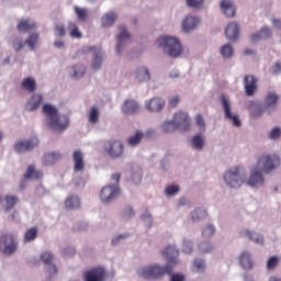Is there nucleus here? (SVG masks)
<instances>
[{
    "instance_id": "nucleus-1",
    "label": "nucleus",
    "mask_w": 281,
    "mask_h": 281,
    "mask_svg": "<svg viewBox=\"0 0 281 281\" xmlns=\"http://www.w3.org/2000/svg\"><path fill=\"white\" fill-rule=\"evenodd\" d=\"M164 258L167 260V265L165 267L155 265L143 268L140 271L142 278L145 280H158L159 278H164V276H171L175 267L179 263V250L175 246H167L162 251Z\"/></svg>"
},
{
    "instance_id": "nucleus-2",
    "label": "nucleus",
    "mask_w": 281,
    "mask_h": 281,
    "mask_svg": "<svg viewBox=\"0 0 281 281\" xmlns=\"http://www.w3.org/2000/svg\"><path fill=\"white\" fill-rule=\"evenodd\" d=\"M280 156L276 154H263L258 160L257 165L251 169L250 177L247 181L250 188H260V186L265 184V175H269L276 170V168H280Z\"/></svg>"
},
{
    "instance_id": "nucleus-3",
    "label": "nucleus",
    "mask_w": 281,
    "mask_h": 281,
    "mask_svg": "<svg viewBox=\"0 0 281 281\" xmlns=\"http://www.w3.org/2000/svg\"><path fill=\"white\" fill-rule=\"evenodd\" d=\"M43 113L46 115L48 120V126L53 128V131L63 133V131L69 126V117L66 115H58V109L53 105L44 104Z\"/></svg>"
},
{
    "instance_id": "nucleus-4",
    "label": "nucleus",
    "mask_w": 281,
    "mask_h": 281,
    "mask_svg": "<svg viewBox=\"0 0 281 281\" xmlns=\"http://www.w3.org/2000/svg\"><path fill=\"white\" fill-rule=\"evenodd\" d=\"M162 130L165 133H175V131L186 133V131L190 130V117L188 116V113L177 112L172 121L164 123Z\"/></svg>"
},
{
    "instance_id": "nucleus-5",
    "label": "nucleus",
    "mask_w": 281,
    "mask_h": 281,
    "mask_svg": "<svg viewBox=\"0 0 281 281\" xmlns=\"http://www.w3.org/2000/svg\"><path fill=\"white\" fill-rule=\"evenodd\" d=\"M157 45L158 47H164L165 52L171 58H178V56L183 54V47L177 37L161 36L157 40Z\"/></svg>"
},
{
    "instance_id": "nucleus-6",
    "label": "nucleus",
    "mask_w": 281,
    "mask_h": 281,
    "mask_svg": "<svg viewBox=\"0 0 281 281\" xmlns=\"http://www.w3.org/2000/svg\"><path fill=\"white\" fill-rule=\"evenodd\" d=\"M16 247H19V243L13 234L8 233L0 237V249L5 256H12L16 251Z\"/></svg>"
},
{
    "instance_id": "nucleus-7",
    "label": "nucleus",
    "mask_w": 281,
    "mask_h": 281,
    "mask_svg": "<svg viewBox=\"0 0 281 281\" xmlns=\"http://www.w3.org/2000/svg\"><path fill=\"white\" fill-rule=\"evenodd\" d=\"M224 181L229 188H240L243 186V176L240 175V167H235L224 175Z\"/></svg>"
},
{
    "instance_id": "nucleus-8",
    "label": "nucleus",
    "mask_w": 281,
    "mask_h": 281,
    "mask_svg": "<svg viewBox=\"0 0 281 281\" xmlns=\"http://www.w3.org/2000/svg\"><path fill=\"white\" fill-rule=\"evenodd\" d=\"M120 196V187L106 186L101 190L100 199L103 203H111L114 199Z\"/></svg>"
},
{
    "instance_id": "nucleus-9",
    "label": "nucleus",
    "mask_w": 281,
    "mask_h": 281,
    "mask_svg": "<svg viewBox=\"0 0 281 281\" xmlns=\"http://www.w3.org/2000/svg\"><path fill=\"white\" fill-rule=\"evenodd\" d=\"M106 270L102 267L92 268L85 272V281H104Z\"/></svg>"
},
{
    "instance_id": "nucleus-10",
    "label": "nucleus",
    "mask_w": 281,
    "mask_h": 281,
    "mask_svg": "<svg viewBox=\"0 0 281 281\" xmlns=\"http://www.w3.org/2000/svg\"><path fill=\"white\" fill-rule=\"evenodd\" d=\"M105 153H108L112 159H117V157H122L124 154V145H122L120 140H112L105 147Z\"/></svg>"
},
{
    "instance_id": "nucleus-11",
    "label": "nucleus",
    "mask_w": 281,
    "mask_h": 281,
    "mask_svg": "<svg viewBox=\"0 0 281 281\" xmlns=\"http://www.w3.org/2000/svg\"><path fill=\"white\" fill-rule=\"evenodd\" d=\"M36 43H38V33H33L24 43L23 41L15 40L13 42V48L15 49V52H21V49H23V47L27 45L30 49H35Z\"/></svg>"
},
{
    "instance_id": "nucleus-12",
    "label": "nucleus",
    "mask_w": 281,
    "mask_h": 281,
    "mask_svg": "<svg viewBox=\"0 0 281 281\" xmlns=\"http://www.w3.org/2000/svg\"><path fill=\"white\" fill-rule=\"evenodd\" d=\"M38 146V138L33 137L26 142H19L14 145L15 153H29Z\"/></svg>"
},
{
    "instance_id": "nucleus-13",
    "label": "nucleus",
    "mask_w": 281,
    "mask_h": 281,
    "mask_svg": "<svg viewBox=\"0 0 281 281\" xmlns=\"http://www.w3.org/2000/svg\"><path fill=\"white\" fill-rule=\"evenodd\" d=\"M244 87L246 95H254L258 91V79L251 75H247L244 78Z\"/></svg>"
},
{
    "instance_id": "nucleus-14",
    "label": "nucleus",
    "mask_w": 281,
    "mask_h": 281,
    "mask_svg": "<svg viewBox=\"0 0 281 281\" xmlns=\"http://www.w3.org/2000/svg\"><path fill=\"white\" fill-rule=\"evenodd\" d=\"M120 34L117 35L116 53L122 54V47L131 41V33L126 30V26L122 25L119 27Z\"/></svg>"
},
{
    "instance_id": "nucleus-15",
    "label": "nucleus",
    "mask_w": 281,
    "mask_h": 281,
    "mask_svg": "<svg viewBox=\"0 0 281 281\" xmlns=\"http://www.w3.org/2000/svg\"><path fill=\"white\" fill-rule=\"evenodd\" d=\"M222 104L224 106V113L227 120L233 122L234 126H240V119H238V115L232 113V108L229 106V99L222 97Z\"/></svg>"
},
{
    "instance_id": "nucleus-16",
    "label": "nucleus",
    "mask_w": 281,
    "mask_h": 281,
    "mask_svg": "<svg viewBox=\"0 0 281 281\" xmlns=\"http://www.w3.org/2000/svg\"><path fill=\"white\" fill-rule=\"evenodd\" d=\"M75 172H82L85 170V155L81 150H76L72 154Z\"/></svg>"
},
{
    "instance_id": "nucleus-17",
    "label": "nucleus",
    "mask_w": 281,
    "mask_h": 281,
    "mask_svg": "<svg viewBox=\"0 0 281 281\" xmlns=\"http://www.w3.org/2000/svg\"><path fill=\"white\" fill-rule=\"evenodd\" d=\"M239 32H240V26H238L237 23L232 22L226 26V30H225L226 38H228V41L235 42L238 40Z\"/></svg>"
},
{
    "instance_id": "nucleus-18",
    "label": "nucleus",
    "mask_w": 281,
    "mask_h": 281,
    "mask_svg": "<svg viewBox=\"0 0 281 281\" xmlns=\"http://www.w3.org/2000/svg\"><path fill=\"white\" fill-rule=\"evenodd\" d=\"M43 104V94H33L25 104L26 111H36Z\"/></svg>"
},
{
    "instance_id": "nucleus-19",
    "label": "nucleus",
    "mask_w": 281,
    "mask_h": 281,
    "mask_svg": "<svg viewBox=\"0 0 281 281\" xmlns=\"http://www.w3.org/2000/svg\"><path fill=\"white\" fill-rule=\"evenodd\" d=\"M164 106H166V102H164V100H161L160 98H153L146 103V109L148 111H151V113H157L161 111Z\"/></svg>"
},
{
    "instance_id": "nucleus-20",
    "label": "nucleus",
    "mask_w": 281,
    "mask_h": 281,
    "mask_svg": "<svg viewBox=\"0 0 281 281\" xmlns=\"http://www.w3.org/2000/svg\"><path fill=\"white\" fill-rule=\"evenodd\" d=\"M18 32L25 34L27 32H32V30H36V22L26 19V20H22L18 23L16 26Z\"/></svg>"
},
{
    "instance_id": "nucleus-21",
    "label": "nucleus",
    "mask_w": 281,
    "mask_h": 281,
    "mask_svg": "<svg viewBox=\"0 0 281 281\" xmlns=\"http://www.w3.org/2000/svg\"><path fill=\"white\" fill-rule=\"evenodd\" d=\"M222 12L228 18L236 16V7L232 0H222L221 2Z\"/></svg>"
},
{
    "instance_id": "nucleus-22",
    "label": "nucleus",
    "mask_w": 281,
    "mask_h": 281,
    "mask_svg": "<svg viewBox=\"0 0 281 281\" xmlns=\"http://www.w3.org/2000/svg\"><path fill=\"white\" fill-rule=\"evenodd\" d=\"M139 111V104L133 100H126L122 106V112L125 115H133V113H137Z\"/></svg>"
},
{
    "instance_id": "nucleus-23",
    "label": "nucleus",
    "mask_w": 281,
    "mask_h": 281,
    "mask_svg": "<svg viewBox=\"0 0 281 281\" xmlns=\"http://www.w3.org/2000/svg\"><path fill=\"white\" fill-rule=\"evenodd\" d=\"M247 109H254L250 114L251 117H260V115L265 113V108L262 106V104L256 101H249L247 104Z\"/></svg>"
},
{
    "instance_id": "nucleus-24",
    "label": "nucleus",
    "mask_w": 281,
    "mask_h": 281,
    "mask_svg": "<svg viewBox=\"0 0 281 281\" xmlns=\"http://www.w3.org/2000/svg\"><path fill=\"white\" fill-rule=\"evenodd\" d=\"M199 23H200L199 19H196L194 16H188L182 22L183 32H192V30H194V27H196V25H199Z\"/></svg>"
},
{
    "instance_id": "nucleus-25",
    "label": "nucleus",
    "mask_w": 281,
    "mask_h": 281,
    "mask_svg": "<svg viewBox=\"0 0 281 281\" xmlns=\"http://www.w3.org/2000/svg\"><path fill=\"white\" fill-rule=\"evenodd\" d=\"M66 210H78L80 207V198L77 195H70L65 201Z\"/></svg>"
},
{
    "instance_id": "nucleus-26",
    "label": "nucleus",
    "mask_w": 281,
    "mask_h": 281,
    "mask_svg": "<svg viewBox=\"0 0 281 281\" xmlns=\"http://www.w3.org/2000/svg\"><path fill=\"white\" fill-rule=\"evenodd\" d=\"M21 86L24 91H29L30 93H34V91H36V80L34 78H24Z\"/></svg>"
},
{
    "instance_id": "nucleus-27",
    "label": "nucleus",
    "mask_w": 281,
    "mask_h": 281,
    "mask_svg": "<svg viewBox=\"0 0 281 281\" xmlns=\"http://www.w3.org/2000/svg\"><path fill=\"white\" fill-rule=\"evenodd\" d=\"M136 79L138 82H148L150 80V71L146 67H140L136 70Z\"/></svg>"
},
{
    "instance_id": "nucleus-28",
    "label": "nucleus",
    "mask_w": 281,
    "mask_h": 281,
    "mask_svg": "<svg viewBox=\"0 0 281 281\" xmlns=\"http://www.w3.org/2000/svg\"><path fill=\"white\" fill-rule=\"evenodd\" d=\"M239 262L244 269H254V261L249 252H243L239 257Z\"/></svg>"
},
{
    "instance_id": "nucleus-29",
    "label": "nucleus",
    "mask_w": 281,
    "mask_h": 281,
    "mask_svg": "<svg viewBox=\"0 0 281 281\" xmlns=\"http://www.w3.org/2000/svg\"><path fill=\"white\" fill-rule=\"evenodd\" d=\"M117 21V14L115 13H108L102 16L101 23L103 27H110V25H113Z\"/></svg>"
},
{
    "instance_id": "nucleus-30",
    "label": "nucleus",
    "mask_w": 281,
    "mask_h": 281,
    "mask_svg": "<svg viewBox=\"0 0 281 281\" xmlns=\"http://www.w3.org/2000/svg\"><path fill=\"white\" fill-rule=\"evenodd\" d=\"M24 179H43V172L36 171L34 166H29L26 172L24 173Z\"/></svg>"
},
{
    "instance_id": "nucleus-31",
    "label": "nucleus",
    "mask_w": 281,
    "mask_h": 281,
    "mask_svg": "<svg viewBox=\"0 0 281 281\" xmlns=\"http://www.w3.org/2000/svg\"><path fill=\"white\" fill-rule=\"evenodd\" d=\"M38 237V228L31 227L24 234V243H32V240H36Z\"/></svg>"
},
{
    "instance_id": "nucleus-32",
    "label": "nucleus",
    "mask_w": 281,
    "mask_h": 281,
    "mask_svg": "<svg viewBox=\"0 0 281 281\" xmlns=\"http://www.w3.org/2000/svg\"><path fill=\"white\" fill-rule=\"evenodd\" d=\"M4 201H5L4 210L5 212H10V210H12L14 205L19 203V198L16 195H5Z\"/></svg>"
},
{
    "instance_id": "nucleus-33",
    "label": "nucleus",
    "mask_w": 281,
    "mask_h": 281,
    "mask_svg": "<svg viewBox=\"0 0 281 281\" xmlns=\"http://www.w3.org/2000/svg\"><path fill=\"white\" fill-rule=\"evenodd\" d=\"M269 36H271V30L266 27V29H261L260 32L252 34L250 38L252 42H256V41H260L261 38H269Z\"/></svg>"
},
{
    "instance_id": "nucleus-34",
    "label": "nucleus",
    "mask_w": 281,
    "mask_h": 281,
    "mask_svg": "<svg viewBox=\"0 0 281 281\" xmlns=\"http://www.w3.org/2000/svg\"><path fill=\"white\" fill-rule=\"evenodd\" d=\"M68 31L71 38H80L82 36V33L80 32V29H78V24L76 22L68 23Z\"/></svg>"
},
{
    "instance_id": "nucleus-35",
    "label": "nucleus",
    "mask_w": 281,
    "mask_h": 281,
    "mask_svg": "<svg viewBox=\"0 0 281 281\" xmlns=\"http://www.w3.org/2000/svg\"><path fill=\"white\" fill-rule=\"evenodd\" d=\"M144 139V133L137 131L134 136L127 139L130 146H137Z\"/></svg>"
},
{
    "instance_id": "nucleus-36",
    "label": "nucleus",
    "mask_w": 281,
    "mask_h": 281,
    "mask_svg": "<svg viewBox=\"0 0 281 281\" xmlns=\"http://www.w3.org/2000/svg\"><path fill=\"white\" fill-rule=\"evenodd\" d=\"M207 216V211L205 209H198L191 213L192 221H203Z\"/></svg>"
},
{
    "instance_id": "nucleus-37",
    "label": "nucleus",
    "mask_w": 281,
    "mask_h": 281,
    "mask_svg": "<svg viewBox=\"0 0 281 281\" xmlns=\"http://www.w3.org/2000/svg\"><path fill=\"white\" fill-rule=\"evenodd\" d=\"M245 235L248 236L250 240H254V243H257V245H262V243H265L262 235H258L257 233L245 231Z\"/></svg>"
},
{
    "instance_id": "nucleus-38",
    "label": "nucleus",
    "mask_w": 281,
    "mask_h": 281,
    "mask_svg": "<svg viewBox=\"0 0 281 281\" xmlns=\"http://www.w3.org/2000/svg\"><path fill=\"white\" fill-rule=\"evenodd\" d=\"M63 156L59 153H50L45 155L44 159L46 164H56Z\"/></svg>"
},
{
    "instance_id": "nucleus-39",
    "label": "nucleus",
    "mask_w": 281,
    "mask_h": 281,
    "mask_svg": "<svg viewBox=\"0 0 281 281\" xmlns=\"http://www.w3.org/2000/svg\"><path fill=\"white\" fill-rule=\"evenodd\" d=\"M221 54L224 58H231V56H234V48L232 45L226 44L221 47Z\"/></svg>"
},
{
    "instance_id": "nucleus-40",
    "label": "nucleus",
    "mask_w": 281,
    "mask_h": 281,
    "mask_svg": "<svg viewBox=\"0 0 281 281\" xmlns=\"http://www.w3.org/2000/svg\"><path fill=\"white\" fill-rule=\"evenodd\" d=\"M99 117L100 111H98V108L93 106L89 113V122H91V124H98Z\"/></svg>"
},
{
    "instance_id": "nucleus-41",
    "label": "nucleus",
    "mask_w": 281,
    "mask_h": 281,
    "mask_svg": "<svg viewBox=\"0 0 281 281\" xmlns=\"http://www.w3.org/2000/svg\"><path fill=\"white\" fill-rule=\"evenodd\" d=\"M102 67V53L97 52L92 60V69L97 70Z\"/></svg>"
},
{
    "instance_id": "nucleus-42",
    "label": "nucleus",
    "mask_w": 281,
    "mask_h": 281,
    "mask_svg": "<svg viewBox=\"0 0 281 281\" xmlns=\"http://www.w3.org/2000/svg\"><path fill=\"white\" fill-rule=\"evenodd\" d=\"M192 146L193 148H196V150L203 149V136L196 135L192 138Z\"/></svg>"
},
{
    "instance_id": "nucleus-43",
    "label": "nucleus",
    "mask_w": 281,
    "mask_h": 281,
    "mask_svg": "<svg viewBox=\"0 0 281 281\" xmlns=\"http://www.w3.org/2000/svg\"><path fill=\"white\" fill-rule=\"evenodd\" d=\"M72 69H74V75H72L74 78H82V76H85V71H87V69L82 65L74 66Z\"/></svg>"
},
{
    "instance_id": "nucleus-44",
    "label": "nucleus",
    "mask_w": 281,
    "mask_h": 281,
    "mask_svg": "<svg viewBox=\"0 0 281 281\" xmlns=\"http://www.w3.org/2000/svg\"><path fill=\"white\" fill-rule=\"evenodd\" d=\"M280 262V258L277 256H272L267 261V269L268 271H272L276 267H278V263Z\"/></svg>"
},
{
    "instance_id": "nucleus-45",
    "label": "nucleus",
    "mask_w": 281,
    "mask_h": 281,
    "mask_svg": "<svg viewBox=\"0 0 281 281\" xmlns=\"http://www.w3.org/2000/svg\"><path fill=\"white\" fill-rule=\"evenodd\" d=\"M278 94L273 93V92H269L266 97V104L267 106H273V104H276V102H278Z\"/></svg>"
},
{
    "instance_id": "nucleus-46",
    "label": "nucleus",
    "mask_w": 281,
    "mask_h": 281,
    "mask_svg": "<svg viewBox=\"0 0 281 281\" xmlns=\"http://www.w3.org/2000/svg\"><path fill=\"white\" fill-rule=\"evenodd\" d=\"M215 232H216V229L214 228V226L207 225L206 227L203 228L202 236L204 238H210V236H214Z\"/></svg>"
},
{
    "instance_id": "nucleus-47",
    "label": "nucleus",
    "mask_w": 281,
    "mask_h": 281,
    "mask_svg": "<svg viewBox=\"0 0 281 281\" xmlns=\"http://www.w3.org/2000/svg\"><path fill=\"white\" fill-rule=\"evenodd\" d=\"M75 12H76L79 21H87V10L86 9L75 7Z\"/></svg>"
},
{
    "instance_id": "nucleus-48",
    "label": "nucleus",
    "mask_w": 281,
    "mask_h": 281,
    "mask_svg": "<svg viewBox=\"0 0 281 281\" xmlns=\"http://www.w3.org/2000/svg\"><path fill=\"white\" fill-rule=\"evenodd\" d=\"M193 267L196 271H205V261L203 259H195L193 261Z\"/></svg>"
},
{
    "instance_id": "nucleus-49",
    "label": "nucleus",
    "mask_w": 281,
    "mask_h": 281,
    "mask_svg": "<svg viewBox=\"0 0 281 281\" xmlns=\"http://www.w3.org/2000/svg\"><path fill=\"white\" fill-rule=\"evenodd\" d=\"M196 126H199L200 131H205V120L201 114L195 116Z\"/></svg>"
},
{
    "instance_id": "nucleus-50",
    "label": "nucleus",
    "mask_w": 281,
    "mask_h": 281,
    "mask_svg": "<svg viewBox=\"0 0 281 281\" xmlns=\"http://www.w3.org/2000/svg\"><path fill=\"white\" fill-rule=\"evenodd\" d=\"M166 194L168 196H173V194H177L179 192V187L178 186H169L165 190Z\"/></svg>"
},
{
    "instance_id": "nucleus-51",
    "label": "nucleus",
    "mask_w": 281,
    "mask_h": 281,
    "mask_svg": "<svg viewBox=\"0 0 281 281\" xmlns=\"http://www.w3.org/2000/svg\"><path fill=\"white\" fill-rule=\"evenodd\" d=\"M41 258L45 265H52L54 255H52V252H44Z\"/></svg>"
},
{
    "instance_id": "nucleus-52",
    "label": "nucleus",
    "mask_w": 281,
    "mask_h": 281,
    "mask_svg": "<svg viewBox=\"0 0 281 281\" xmlns=\"http://www.w3.org/2000/svg\"><path fill=\"white\" fill-rule=\"evenodd\" d=\"M203 0H187V5L189 8H201Z\"/></svg>"
},
{
    "instance_id": "nucleus-53",
    "label": "nucleus",
    "mask_w": 281,
    "mask_h": 281,
    "mask_svg": "<svg viewBox=\"0 0 281 281\" xmlns=\"http://www.w3.org/2000/svg\"><path fill=\"white\" fill-rule=\"evenodd\" d=\"M200 251L202 254H210V251H212V245H210V243L200 244Z\"/></svg>"
},
{
    "instance_id": "nucleus-54",
    "label": "nucleus",
    "mask_w": 281,
    "mask_h": 281,
    "mask_svg": "<svg viewBox=\"0 0 281 281\" xmlns=\"http://www.w3.org/2000/svg\"><path fill=\"white\" fill-rule=\"evenodd\" d=\"M270 139H278V137H281V130L280 127L273 128L269 134Z\"/></svg>"
},
{
    "instance_id": "nucleus-55",
    "label": "nucleus",
    "mask_w": 281,
    "mask_h": 281,
    "mask_svg": "<svg viewBox=\"0 0 281 281\" xmlns=\"http://www.w3.org/2000/svg\"><path fill=\"white\" fill-rule=\"evenodd\" d=\"M132 180L134 183H140L142 182V170H137L132 175Z\"/></svg>"
},
{
    "instance_id": "nucleus-56",
    "label": "nucleus",
    "mask_w": 281,
    "mask_h": 281,
    "mask_svg": "<svg viewBox=\"0 0 281 281\" xmlns=\"http://www.w3.org/2000/svg\"><path fill=\"white\" fill-rule=\"evenodd\" d=\"M55 34H56V36H65V25L57 24L55 26Z\"/></svg>"
},
{
    "instance_id": "nucleus-57",
    "label": "nucleus",
    "mask_w": 281,
    "mask_h": 281,
    "mask_svg": "<svg viewBox=\"0 0 281 281\" xmlns=\"http://www.w3.org/2000/svg\"><path fill=\"white\" fill-rule=\"evenodd\" d=\"M182 251H183V254H192V243L184 241Z\"/></svg>"
},
{
    "instance_id": "nucleus-58",
    "label": "nucleus",
    "mask_w": 281,
    "mask_h": 281,
    "mask_svg": "<svg viewBox=\"0 0 281 281\" xmlns=\"http://www.w3.org/2000/svg\"><path fill=\"white\" fill-rule=\"evenodd\" d=\"M170 281H186V276L181 273L171 274Z\"/></svg>"
},
{
    "instance_id": "nucleus-59",
    "label": "nucleus",
    "mask_w": 281,
    "mask_h": 281,
    "mask_svg": "<svg viewBox=\"0 0 281 281\" xmlns=\"http://www.w3.org/2000/svg\"><path fill=\"white\" fill-rule=\"evenodd\" d=\"M177 104H179V97H172L169 100V108L175 109V106H177Z\"/></svg>"
},
{
    "instance_id": "nucleus-60",
    "label": "nucleus",
    "mask_w": 281,
    "mask_h": 281,
    "mask_svg": "<svg viewBox=\"0 0 281 281\" xmlns=\"http://www.w3.org/2000/svg\"><path fill=\"white\" fill-rule=\"evenodd\" d=\"M281 72V64L280 63H276L272 69V74L278 75Z\"/></svg>"
},
{
    "instance_id": "nucleus-61",
    "label": "nucleus",
    "mask_w": 281,
    "mask_h": 281,
    "mask_svg": "<svg viewBox=\"0 0 281 281\" xmlns=\"http://www.w3.org/2000/svg\"><path fill=\"white\" fill-rule=\"evenodd\" d=\"M54 46L57 48L65 47V42L63 41H55Z\"/></svg>"
},
{
    "instance_id": "nucleus-62",
    "label": "nucleus",
    "mask_w": 281,
    "mask_h": 281,
    "mask_svg": "<svg viewBox=\"0 0 281 281\" xmlns=\"http://www.w3.org/2000/svg\"><path fill=\"white\" fill-rule=\"evenodd\" d=\"M272 23H273L274 27H278V30L281 29V20L274 19V20L272 21Z\"/></svg>"
},
{
    "instance_id": "nucleus-63",
    "label": "nucleus",
    "mask_w": 281,
    "mask_h": 281,
    "mask_svg": "<svg viewBox=\"0 0 281 281\" xmlns=\"http://www.w3.org/2000/svg\"><path fill=\"white\" fill-rule=\"evenodd\" d=\"M48 271H49V273H53V274L58 273V269L54 265L49 266Z\"/></svg>"
},
{
    "instance_id": "nucleus-64",
    "label": "nucleus",
    "mask_w": 281,
    "mask_h": 281,
    "mask_svg": "<svg viewBox=\"0 0 281 281\" xmlns=\"http://www.w3.org/2000/svg\"><path fill=\"white\" fill-rule=\"evenodd\" d=\"M120 178H121L120 173L112 175V180L115 181L116 183H120Z\"/></svg>"
}]
</instances>
